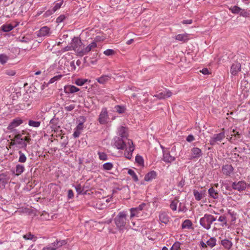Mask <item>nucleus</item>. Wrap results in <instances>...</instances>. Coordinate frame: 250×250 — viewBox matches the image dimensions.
<instances>
[{"instance_id":"38","label":"nucleus","mask_w":250,"mask_h":250,"mask_svg":"<svg viewBox=\"0 0 250 250\" xmlns=\"http://www.w3.org/2000/svg\"><path fill=\"white\" fill-rule=\"evenodd\" d=\"M127 173L131 176L132 178L135 182H137L138 181V176L135 173L134 171L131 169H129L127 171Z\"/></svg>"},{"instance_id":"22","label":"nucleus","mask_w":250,"mask_h":250,"mask_svg":"<svg viewBox=\"0 0 250 250\" xmlns=\"http://www.w3.org/2000/svg\"><path fill=\"white\" fill-rule=\"evenodd\" d=\"M159 220L165 224H167L169 221V217L166 212L160 213L159 216Z\"/></svg>"},{"instance_id":"9","label":"nucleus","mask_w":250,"mask_h":250,"mask_svg":"<svg viewBox=\"0 0 250 250\" xmlns=\"http://www.w3.org/2000/svg\"><path fill=\"white\" fill-rule=\"evenodd\" d=\"M21 135L20 134H17L15 136V139L16 140V143L19 145L18 146L19 148H24L26 149L27 147V143L25 142L23 138H21Z\"/></svg>"},{"instance_id":"57","label":"nucleus","mask_w":250,"mask_h":250,"mask_svg":"<svg viewBox=\"0 0 250 250\" xmlns=\"http://www.w3.org/2000/svg\"><path fill=\"white\" fill-rule=\"evenodd\" d=\"M56 121V119H52V120H51V121L50 122V124L52 125V126L51 127V128L53 129L54 130H55V129H56V125H55Z\"/></svg>"},{"instance_id":"25","label":"nucleus","mask_w":250,"mask_h":250,"mask_svg":"<svg viewBox=\"0 0 250 250\" xmlns=\"http://www.w3.org/2000/svg\"><path fill=\"white\" fill-rule=\"evenodd\" d=\"M111 76L109 75H102L100 77L97 78V81L101 84H104L110 80Z\"/></svg>"},{"instance_id":"19","label":"nucleus","mask_w":250,"mask_h":250,"mask_svg":"<svg viewBox=\"0 0 250 250\" xmlns=\"http://www.w3.org/2000/svg\"><path fill=\"white\" fill-rule=\"evenodd\" d=\"M172 95V92L168 90H165L155 95V96L160 99H166L170 97Z\"/></svg>"},{"instance_id":"3","label":"nucleus","mask_w":250,"mask_h":250,"mask_svg":"<svg viewBox=\"0 0 250 250\" xmlns=\"http://www.w3.org/2000/svg\"><path fill=\"white\" fill-rule=\"evenodd\" d=\"M109 117L106 108H103L98 118V122L101 125H105L108 123Z\"/></svg>"},{"instance_id":"1","label":"nucleus","mask_w":250,"mask_h":250,"mask_svg":"<svg viewBox=\"0 0 250 250\" xmlns=\"http://www.w3.org/2000/svg\"><path fill=\"white\" fill-rule=\"evenodd\" d=\"M216 220V217L212 215L206 213L200 218V225L205 229L208 230L211 228L212 223Z\"/></svg>"},{"instance_id":"47","label":"nucleus","mask_w":250,"mask_h":250,"mask_svg":"<svg viewBox=\"0 0 250 250\" xmlns=\"http://www.w3.org/2000/svg\"><path fill=\"white\" fill-rule=\"evenodd\" d=\"M240 15L241 16H242L243 17H248L250 15V11L249 10H246L245 9H241V11L239 13Z\"/></svg>"},{"instance_id":"64","label":"nucleus","mask_w":250,"mask_h":250,"mask_svg":"<svg viewBox=\"0 0 250 250\" xmlns=\"http://www.w3.org/2000/svg\"><path fill=\"white\" fill-rule=\"evenodd\" d=\"M42 250H54V249H53L51 245H47V246L46 247H44L43 249H42Z\"/></svg>"},{"instance_id":"61","label":"nucleus","mask_w":250,"mask_h":250,"mask_svg":"<svg viewBox=\"0 0 250 250\" xmlns=\"http://www.w3.org/2000/svg\"><path fill=\"white\" fill-rule=\"evenodd\" d=\"M83 125L82 124V123H79L75 129L81 131L83 129Z\"/></svg>"},{"instance_id":"4","label":"nucleus","mask_w":250,"mask_h":250,"mask_svg":"<svg viewBox=\"0 0 250 250\" xmlns=\"http://www.w3.org/2000/svg\"><path fill=\"white\" fill-rule=\"evenodd\" d=\"M247 187V184L244 181H239L238 182H234L232 183L231 188L234 190L242 192L245 190Z\"/></svg>"},{"instance_id":"58","label":"nucleus","mask_w":250,"mask_h":250,"mask_svg":"<svg viewBox=\"0 0 250 250\" xmlns=\"http://www.w3.org/2000/svg\"><path fill=\"white\" fill-rule=\"evenodd\" d=\"M194 140H195L194 137L191 134L188 135L186 138V140L188 142H191L193 141H194Z\"/></svg>"},{"instance_id":"49","label":"nucleus","mask_w":250,"mask_h":250,"mask_svg":"<svg viewBox=\"0 0 250 250\" xmlns=\"http://www.w3.org/2000/svg\"><path fill=\"white\" fill-rule=\"evenodd\" d=\"M135 161L139 165H142L144 164V159L141 156L137 155L135 157Z\"/></svg>"},{"instance_id":"48","label":"nucleus","mask_w":250,"mask_h":250,"mask_svg":"<svg viewBox=\"0 0 250 250\" xmlns=\"http://www.w3.org/2000/svg\"><path fill=\"white\" fill-rule=\"evenodd\" d=\"M103 168L105 170H109L113 167V164L111 163H106L103 165Z\"/></svg>"},{"instance_id":"16","label":"nucleus","mask_w":250,"mask_h":250,"mask_svg":"<svg viewBox=\"0 0 250 250\" xmlns=\"http://www.w3.org/2000/svg\"><path fill=\"white\" fill-rule=\"evenodd\" d=\"M67 243V240H58L57 239L55 242L51 243V246L54 250L61 248L62 246L65 245Z\"/></svg>"},{"instance_id":"50","label":"nucleus","mask_w":250,"mask_h":250,"mask_svg":"<svg viewBox=\"0 0 250 250\" xmlns=\"http://www.w3.org/2000/svg\"><path fill=\"white\" fill-rule=\"evenodd\" d=\"M59 1L60 2L56 3L53 8V10L55 12L61 7L63 3V0H59Z\"/></svg>"},{"instance_id":"11","label":"nucleus","mask_w":250,"mask_h":250,"mask_svg":"<svg viewBox=\"0 0 250 250\" xmlns=\"http://www.w3.org/2000/svg\"><path fill=\"white\" fill-rule=\"evenodd\" d=\"M222 172L226 176H230L233 173L234 168L231 165L226 164L222 167Z\"/></svg>"},{"instance_id":"34","label":"nucleus","mask_w":250,"mask_h":250,"mask_svg":"<svg viewBox=\"0 0 250 250\" xmlns=\"http://www.w3.org/2000/svg\"><path fill=\"white\" fill-rule=\"evenodd\" d=\"M192 225V223L190 220H185L182 224V229H189Z\"/></svg>"},{"instance_id":"26","label":"nucleus","mask_w":250,"mask_h":250,"mask_svg":"<svg viewBox=\"0 0 250 250\" xmlns=\"http://www.w3.org/2000/svg\"><path fill=\"white\" fill-rule=\"evenodd\" d=\"M176 40L186 42L189 40L188 35V34H181L176 35L175 37Z\"/></svg>"},{"instance_id":"41","label":"nucleus","mask_w":250,"mask_h":250,"mask_svg":"<svg viewBox=\"0 0 250 250\" xmlns=\"http://www.w3.org/2000/svg\"><path fill=\"white\" fill-rule=\"evenodd\" d=\"M73 187H75V189L78 194H82L84 193L83 192V188H82L81 184H79L76 186L73 185Z\"/></svg>"},{"instance_id":"45","label":"nucleus","mask_w":250,"mask_h":250,"mask_svg":"<svg viewBox=\"0 0 250 250\" xmlns=\"http://www.w3.org/2000/svg\"><path fill=\"white\" fill-rule=\"evenodd\" d=\"M76 106L74 104H71L70 105H68L67 103H65L64 104V110L66 111H71L73 110L75 108Z\"/></svg>"},{"instance_id":"44","label":"nucleus","mask_w":250,"mask_h":250,"mask_svg":"<svg viewBox=\"0 0 250 250\" xmlns=\"http://www.w3.org/2000/svg\"><path fill=\"white\" fill-rule=\"evenodd\" d=\"M229 10H231V12L233 14H238L240 13L241 8L237 6H231Z\"/></svg>"},{"instance_id":"37","label":"nucleus","mask_w":250,"mask_h":250,"mask_svg":"<svg viewBox=\"0 0 250 250\" xmlns=\"http://www.w3.org/2000/svg\"><path fill=\"white\" fill-rule=\"evenodd\" d=\"M18 153L19 154V158L18 160L19 162L22 163H25L27 159L25 154L23 153L21 150L19 151Z\"/></svg>"},{"instance_id":"5","label":"nucleus","mask_w":250,"mask_h":250,"mask_svg":"<svg viewBox=\"0 0 250 250\" xmlns=\"http://www.w3.org/2000/svg\"><path fill=\"white\" fill-rule=\"evenodd\" d=\"M225 137V133L224 132H220L218 134L213 135L209 140V144L211 146H214L216 144L221 142Z\"/></svg>"},{"instance_id":"39","label":"nucleus","mask_w":250,"mask_h":250,"mask_svg":"<svg viewBox=\"0 0 250 250\" xmlns=\"http://www.w3.org/2000/svg\"><path fill=\"white\" fill-rule=\"evenodd\" d=\"M88 82V80L87 79H78L75 81V84L79 86H82L85 83Z\"/></svg>"},{"instance_id":"23","label":"nucleus","mask_w":250,"mask_h":250,"mask_svg":"<svg viewBox=\"0 0 250 250\" xmlns=\"http://www.w3.org/2000/svg\"><path fill=\"white\" fill-rule=\"evenodd\" d=\"M157 176V173L155 171H151L150 172L147 173L145 176L144 180L146 181H151L153 179L156 178Z\"/></svg>"},{"instance_id":"21","label":"nucleus","mask_w":250,"mask_h":250,"mask_svg":"<svg viewBox=\"0 0 250 250\" xmlns=\"http://www.w3.org/2000/svg\"><path fill=\"white\" fill-rule=\"evenodd\" d=\"M209 197L213 199H218L219 198V192L213 188H210L208 190Z\"/></svg>"},{"instance_id":"46","label":"nucleus","mask_w":250,"mask_h":250,"mask_svg":"<svg viewBox=\"0 0 250 250\" xmlns=\"http://www.w3.org/2000/svg\"><path fill=\"white\" fill-rule=\"evenodd\" d=\"M181 243L179 241H176L171 247L170 250H179Z\"/></svg>"},{"instance_id":"6","label":"nucleus","mask_w":250,"mask_h":250,"mask_svg":"<svg viewBox=\"0 0 250 250\" xmlns=\"http://www.w3.org/2000/svg\"><path fill=\"white\" fill-rule=\"evenodd\" d=\"M146 205V204L143 203L140 204L137 207L130 208V219L134 217H139V215L141 213V211L143 209Z\"/></svg>"},{"instance_id":"62","label":"nucleus","mask_w":250,"mask_h":250,"mask_svg":"<svg viewBox=\"0 0 250 250\" xmlns=\"http://www.w3.org/2000/svg\"><path fill=\"white\" fill-rule=\"evenodd\" d=\"M79 119V120L80 121L79 123H82V124H83V123H84L86 121V118L83 116H80Z\"/></svg>"},{"instance_id":"53","label":"nucleus","mask_w":250,"mask_h":250,"mask_svg":"<svg viewBox=\"0 0 250 250\" xmlns=\"http://www.w3.org/2000/svg\"><path fill=\"white\" fill-rule=\"evenodd\" d=\"M115 51L113 49H108L104 51V54L106 56H111L115 54Z\"/></svg>"},{"instance_id":"7","label":"nucleus","mask_w":250,"mask_h":250,"mask_svg":"<svg viewBox=\"0 0 250 250\" xmlns=\"http://www.w3.org/2000/svg\"><path fill=\"white\" fill-rule=\"evenodd\" d=\"M114 146L117 147L118 149H124L126 144L124 140V139L121 138L119 137H116L114 139Z\"/></svg>"},{"instance_id":"28","label":"nucleus","mask_w":250,"mask_h":250,"mask_svg":"<svg viewBox=\"0 0 250 250\" xmlns=\"http://www.w3.org/2000/svg\"><path fill=\"white\" fill-rule=\"evenodd\" d=\"M193 192L195 199L197 201L201 200L203 198L205 194V191H202L200 192L196 189H194Z\"/></svg>"},{"instance_id":"18","label":"nucleus","mask_w":250,"mask_h":250,"mask_svg":"<svg viewBox=\"0 0 250 250\" xmlns=\"http://www.w3.org/2000/svg\"><path fill=\"white\" fill-rule=\"evenodd\" d=\"M82 41L78 37H74L71 41L72 49L76 52V49L78 48L80 44H82Z\"/></svg>"},{"instance_id":"54","label":"nucleus","mask_w":250,"mask_h":250,"mask_svg":"<svg viewBox=\"0 0 250 250\" xmlns=\"http://www.w3.org/2000/svg\"><path fill=\"white\" fill-rule=\"evenodd\" d=\"M5 74L8 76H13L16 74V72L13 70H7L5 71Z\"/></svg>"},{"instance_id":"55","label":"nucleus","mask_w":250,"mask_h":250,"mask_svg":"<svg viewBox=\"0 0 250 250\" xmlns=\"http://www.w3.org/2000/svg\"><path fill=\"white\" fill-rule=\"evenodd\" d=\"M55 12L53 11V9L52 10H48L45 12V13L44 14V17H47L51 15L53 13H54Z\"/></svg>"},{"instance_id":"2","label":"nucleus","mask_w":250,"mask_h":250,"mask_svg":"<svg viewBox=\"0 0 250 250\" xmlns=\"http://www.w3.org/2000/svg\"><path fill=\"white\" fill-rule=\"evenodd\" d=\"M127 215V212L123 211L119 212L116 217L115 218V223L117 227L119 229H123L125 226L126 223Z\"/></svg>"},{"instance_id":"29","label":"nucleus","mask_w":250,"mask_h":250,"mask_svg":"<svg viewBox=\"0 0 250 250\" xmlns=\"http://www.w3.org/2000/svg\"><path fill=\"white\" fill-rule=\"evenodd\" d=\"M85 45L82 42V44H80L78 48L76 49V53L81 57L85 55Z\"/></svg>"},{"instance_id":"59","label":"nucleus","mask_w":250,"mask_h":250,"mask_svg":"<svg viewBox=\"0 0 250 250\" xmlns=\"http://www.w3.org/2000/svg\"><path fill=\"white\" fill-rule=\"evenodd\" d=\"M67 197L69 199H72L74 197V193L72 189H69L68 190Z\"/></svg>"},{"instance_id":"52","label":"nucleus","mask_w":250,"mask_h":250,"mask_svg":"<svg viewBox=\"0 0 250 250\" xmlns=\"http://www.w3.org/2000/svg\"><path fill=\"white\" fill-rule=\"evenodd\" d=\"M62 77V75H56L52 78L49 81V83H52L55 82L60 80Z\"/></svg>"},{"instance_id":"36","label":"nucleus","mask_w":250,"mask_h":250,"mask_svg":"<svg viewBox=\"0 0 250 250\" xmlns=\"http://www.w3.org/2000/svg\"><path fill=\"white\" fill-rule=\"evenodd\" d=\"M23 238L25 240H33V241H36L37 237L35 236V235L32 234L30 232L25 234L23 236Z\"/></svg>"},{"instance_id":"20","label":"nucleus","mask_w":250,"mask_h":250,"mask_svg":"<svg viewBox=\"0 0 250 250\" xmlns=\"http://www.w3.org/2000/svg\"><path fill=\"white\" fill-rule=\"evenodd\" d=\"M50 33V28L47 26L42 27L37 33L38 37H44L49 35Z\"/></svg>"},{"instance_id":"43","label":"nucleus","mask_w":250,"mask_h":250,"mask_svg":"<svg viewBox=\"0 0 250 250\" xmlns=\"http://www.w3.org/2000/svg\"><path fill=\"white\" fill-rule=\"evenodd\" d=\"M178 202H179V201L177 199H174L171 202V203L170 204V208H171V209L172 210H173V211L176 210L177 205V204L178 203Z\"/></svg>"},{"instance_id":"60","label":"nucleus","mask_w":250,"mask_h":250,"mask_svg":"<svg viewBox=\"0 0 250 250\" xmlns=\"http://www.w3.org/2000/svg\"><path fill=\"white\" fill-rule=\"evenodd\" d=\"M218 221L221 222H224L226 224V217L225 216H220L218 219Z\"/></svg>"},{"instance_id":"13","label":"nucleus","mask_w":250,"mask_h":250,"mask_svg":"<svg viewBox=\"0 0 250 250\" xmlns=\"http://www.w3.org/2000/svg\"><path fill=\"white\" fill-rule=\"evenodd\" d=\"M23 123V120L20 118H16L12 120L10 124L8 125L7 129L12 130L14 128L20 125Z\"/></svg>"},{"instance_id":"30","label":"nucleus","mask_w":250,"mask_h":250,"mask_svg":"<svg viewBox=\"0 0 250 250\" xmlns=\"http://www.w3.org/2000/svg\"><path fill=\"white\" fill-rule=\"evenodd\" d=\"M97 47V43L96 42H92L91 43L85 46V55L87 54L90 51L93 50Z\"/></svg>"},{"instance_id":"14","label":"nucleus","mask_w":250,"mask_h":250,"mask_svg":"<svg viewBox=\"0 0 250 250\" xmlns=\"http://www.w3.org/2000/svg\"><path fill=\"white\" fill-rule=\"evenodd\" d=\"M117 190H120L121 191L120 193L123 195L122 197L123 198H127L129 193V189L128 186L123 187L121 188H117L114 190H113V193L117 192Z\"/></svg>"},{"instance_id":"8","label":"nucleus","mask_w":250,"mask_h":250,"mask_svg":"<svg viewBox=\"0 0 250 250\" xmlns=\"http://www.w3.org/2000/svg\"><path fill=\"white\" fill-rule=\"evenodd\" d=\"M127 144L128 145V148L126 149L125 155L127 159H130L132 156V152L134 150V146L132 141L131 140H128Z\"/></svg>"},{"instance_id":"40","label":"nucleus","mask_w":250,"mask_h":250,"mask_svg":"<svg viewBox=\"0 0 250 250\" xmlns=\"http://www.w3.org/2000/svg\"><path fill=\"white\" fill-rule=\"evenodd\" d=\"M41 123V122L40 121H35L31 120H30L28 122L29 125L34 127H38L40 126Z\"/></svg>"},{"instance_id":"56","label":"nucleus","mask_w":250,"mask_h":250,"mask_svg":"<svg viewBox=\"0 0 250 250\" xmlns=\"http://www.w3.org/2000/svg\"><path fill=\"white\" fill-rule=\"evenodd\" d=\"M81 133V131H79L78 130L75 129V131L73 134V136L75 138H78L80 136Z\"/></svg>"},{"instance_id":"31","label":"nucleus","mask_w":250,"mask_h":250,"mask_svg":"<svg viewBox=\"0 0 250 250\" xmlns=\"http://www.w3.org/2000/svg\"><path fill=\"white\" fill-rule=\"evenodd\" d=\"M1 30L4 32H8L11 31L14 26L11 24H5L1 26Z\"/></svg>"},{"instance_id":"33","label":"nucleus","mask_w":250,"mask_h":250,"mask_svg":"<svg viewBox=\"0 0 250 250\" xmlns=\"http://www.w3.org/2000/svg\"><path fill=\"white\" fill-rule=\"evenodd\" d=\"M207 244L210 248H212L216 245V239L215 237H212L207 241Z\"/></svg>"},{"instance_id":"35","label":"nucleus","mask_w":250,"mask_h":250,"mask_svg":"<svg viewBox=\"0 0 250 250\" xmlns=\"http://www.w3.org/2000/svg\"><path fill=\"white\" fill-rule=\"evenodd\" d=\"M9 59V56H8L5 54H0V63L1 64H4L5 63H6L7 62Z\"/></svg>"},{"instance_id":"17","label":"nucleus","mask_w":250,"mask_h":250,"mask_svg":"<svg viewBox=\"0 0 250 250\" xmlns=\"http://www.w3.org/2000/svg\"><path fill=\"white\" fill-rule=\"evenodd\" d=\"M79 90L80 89L74 85H67L64 87V91L66 94L74 93Z\"/></svg>"},{"instance_id":"10","label":"nucleus","mask_w":250,"mask_h":250,"mask_svg":"<svg viewBox=\"0 0 250 250\" xmlns=\"http://www.w3.org/2000/svg\"><path fill=\"white\" fill-rule=\"evenodd\" d=\"M241 70V64L240 62H235L233 63L230 69V72L233 76H236Z\"/></svg>"},{"instance_id":"42","label":"nucleus","mask_w":250,"mask_h":250,"mask_svg":"<svg viewBox=\"0 0 250 250\" xmlns=\"http://www.w3.org/2000/svg\"><path fill=\"white\" fill-rule=\"evenodd\" d=\"M114 109L116 112L120 114L124 113L125 110V108L124 106L119 105H116L114 107Z\"/></svg>"},{"instance_id":"63","label":"nucleus","mask_w":250,"mask_h":250,"mask_svg":"<svg viewBox=\"0 0 250 250\" xmlns=\"http://www.w3.org/2000/svg\"><path fill=\"white\" fill-rule=\"evenodd\" d=\"M64 19L65 17L63 15H61L57 18L56 21L57 22H61Z\"/></svg>"},{"instance_id":"24","label":"nucleus","mask_w":250,"mask_h":250,"mask_svg":"<svg viewBox=\"0 0 250 250\" xmlns=\"http://www.w3.org/2000/svg\"><path fill=\"white\" fill-rule=\"evenodd\" d=\"M118 135L121 138L127 139V133L126 128L124 126H121L118 128Z\"/></svg>"},{"instance_id":"51","label":"nucleus","mask_w":250,"mask_h":250,"mask_svg":"<svg viewBox=\"0 0 250 250\" xmlns=\"http://www.w3.org/2000/svg\"><path fill=\"white\" fill-rule=\"evenodd\" d=\"M98 154L100 160L105 161L107 159V156L105 153L99 152Z\"/></svg>"},{"instance_id":"27","label":"nucleus","mask_w":250,"mask_h":250,"mask_svg":"<svg viewBox=\"0 0 250 250\" xmlns=\"http://www.w3.org/2000/svg\"><path fill=\"white\" fill-rule=\"evenodd\" d=\"M221 244L227 250H229L232 246V242L228 239H224L221 241Z\"/></svg>"},{"instance_id":"32","label":"nucleus","mask_w":250,"mask_h":250,"mask_svg":"<svg viewBox=\"0 0 250 250\" xmlns=\"http://www.w3.org/2000/svg\"><path fill=\"white\" fill-rule=\"evenodd\" d=\"M24 167L21 164H18L16 166V175L19 176L21 174L24 170Z\"/></svg>"},{"instance_id":"15","label":"nucleus","mask_w":250,"mask_h":250,"mask_svg":"<svg viewBox=\"0 0 250 250\" xmlns=\"http://www.w3.org/2000/svg\"><path fill=\"white\" fill-rule=\"evenodd\" d=\"M163 161L166 163H170L174 161L175 159V157L172 156L169 151H167L166 150H163Z\"/></svg>"},{"instance_id":"12","label":"nucleus","mask_w":250,"mask_h":250,"mask_svg":"<svg viewBox=\"0 0 250 250\" xmlns=\"http://www.w3.org/2000/svg\"><path fill=\"white\" fill-rule=\"evenodd\" d=\"M191 154L190 160L199 158L202 157L203 153L201 149L194 147L191 149Z\"/></svg>"}]
</instances>
